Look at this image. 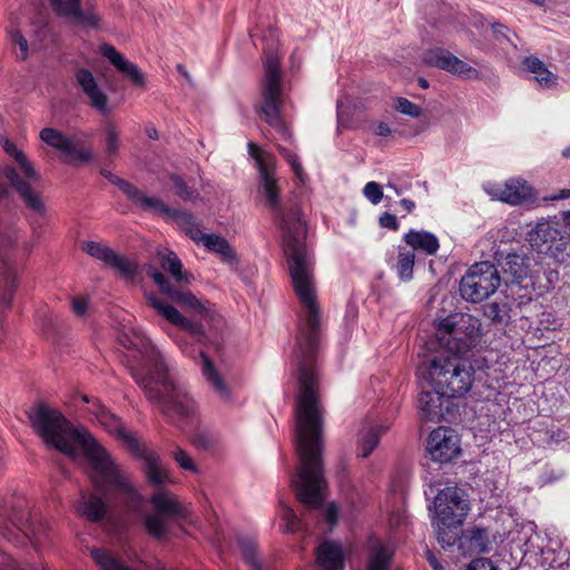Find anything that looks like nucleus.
I'll list each match as a JSON object with an SVG mask.
<instances>
[{
    "label": "nucleus",
    "instance_id": "f257e3e1",
    "mask_svg": "<svg viewBox=\"0 0 570 570\" xmlns=\"http://www.w3.org/2000/svg\"><path fill=\"white\" fill-rule=\"evenodd\" d=\"M247 149L259 173L258 194L283 230L284 254L295 294L303 308L294 352L299 387L295 416H322L316 366L321 326L320 305L314 283V261L305 243L306 225L298 210H287L282 204L275 177V157L252 141L247 144Z\"/></svg>",
    "mask_w": 570,
    "mask_h": 570
},
{
    "label": "nucleus",
    "instance_id": "3c124183",
    "mask_svg": "<svg viewBox=\"0 0 570 570\" xmlns=\"http://www.w3.org/2000/svg\"><path fill=\"white\" fill-rule=\"evenodd\" d=\"M174 460L178 463V465L187 471L196 472L197 466L194 463L193 459L181 449H177L173 452Z\"/></svg>",
    "mask_w": 570,
    "mask_h": 570
},
{
    "label": "nucleus",
    "instance_id": "2eb2a0df",
    "mask_svg": "<svg viewBox=\"0 0 570 570\" xmlns=\"http://www.w3.org/2000/svg\"><path fill=\"white\" fill-rule=\"evenodd\" d=\"M82 401L90 404L88 412L106 431L122 442L128 450L137 449L138 439L127 431L121 420L102 405L99 400H90L88 396L82 395Z\"/></svg>",
    "mask_w": 570,
    "mask_h": 570
},
{
    "label": "nucleus",
    "instance_id": "c756f323",
    "mask_svg": "<svg viewBox=\"0 0 570 570\" xmlns=\"http://www.w3.org/2000/svg\"><path fill=\"white\" fill-rule=\"evenodd\" d=\"M100 174L107 178L111 184L116 185L131 202L142 208L144 205L154 206L159 205L150 196H146L140 189L130 184L129 181L117 177L107 169H101Z\"/></svg>",
    "mask_w": 570,
    "mask_h": 570
},
{
    "label": "nucleus",
    "instance_id": "4d7b16f0",
    "mask_svg": "<svg viewBox=\"0 0 570 570\" xmlns=\"http://www.w3.org/2000/svg\"><path fill=\"white\" fill-rule=\"evenodd\" d=\"M380 225L385 228H390L396 230L399 228V223L396 216L390 213H384L380 217Z\"/></svg>",
    "mask_w": 570,
    "mask_h": 570
},
{
    "label": "nucleus",
    "instance_id": "6e6552de",
    "mask_svg": "<svg viewBox=\"0 0 570 570\" xmlns=\"http://www.w3.org/2000/svg\"><path fill=\"white\" fill-rule=\"evenodd\" d=\"M436 335L440 343L449 352L448 355H485V352L475 350L481 343L482 330L480 320L471 314H450L439 322Z\"/></svg>",
    "mask_w": 570,
    "mask_h": 570
},
{
    "label": "nucleus",
    "instance_id": "9d476101",
    "mask_svg": "<svg viewBox=\"0 0 570 570\" xmlns=\"http://www.w3.org/2000/svg\"><path fill=\"white\" fill-rule=\"evenodd\" d=\"M265 78L263 82V104L261 111L265 120L276 130L279 138L289 141L292 131L281 119L279 101L282 94V79L279 58L275 52H266L264 62Z\"/></svg>",
    "mask_w": 570,
    "mask_h": 570
},
{
    "label": "nucleus",
    "instance_id": "39448f33",
    "mask_svg": "<svg viewBox=\"0 0 570 570\" xmlns=\"http://www.w3.org/2000/svg\"><path fill=\"white\" fill-rule=\"evenodd\" d=\"M491 367L487 355L472 354L438 355L417 368L432 389L445 394L446 399H459L468 394L481 373Z\"/></svg>",
    "mask_w": 570,
    "mask_h": 570
},
{
    "label": "nucleus",
    "instance_id": "4be33fe9",
    "mask_svg": "<svg viewBox=\"0 0 570 570\" xmlns=\"http://www.w3.org/2000/svg\"><path fill=\"white\" fill-rule=\"evenodd\" d=\"M77 83L89 99V105L100 114H107L108 97L98 85L92 72L86 68H80L76 72Z\"/></svg>",
    "mask_w": 570,
    "mask_h": 570
},
{
    "label": "nucleus",
    "instance_id": "ddd939ff",
    "mask_svg": "<svg viewBox=\"0 0 570 570\" xmlns=\"http://www.w3.org/2000/svg\"><path fill=\"white\" fill-rule=\"evenodd\" d=\"M53 13L82 29L98 30L101 18L94 4L82 8V0H48Z\"/></svg>",
    "mask_w": 570,
    "mask_h": 570
},
{
    "label": "nucleus",
    "instance_id": "58836bf2",
    "mask_svg": "<svg viewBox=\"0 0 570 570\" xmlns=\"http://www.w3.org/2000/svg\"><path fill=\"white\" fill-rule=\"evenodd\" d=\"M159 263L164 271H167L177 282L187 281L186 275L183 273V264L178 256L173 252L165 254L159 253Z\"/></svg>",
    "mask_w": 570,
    "mask_h": 570
},
{
    "label": "nucleus",
    "instance_id": "412c9836",
    "mask_svg": "<svg viewBox=\"0 0 570 570\" xmlns=\"http://www.w3.org/2000/svg\"><path fill=\"white\" fill-rule=\"evenodd\" d=\"M455 544L463 556L481 554L491 550L489 531L481 527L468 528L464 531L459 529Z\"/></svg>",
    "mask_w": 570,
    "mask_h": 570
},
{
    "label": "nucleus",
    "instance_id": "a18cd8bd",
    "mask_svg": "<svg viewBox=\"0 0 570 570\" xmlns=\"http://www.w3.org/2000/svg\"><path fill=\"white\" fill-rule=\"evenodd\" d=\"M393 108L397 112L413 118H419L422 115V108L419 105L403 97H397L394 99Z\"/></svg>",
    "mask_w": 570,
    "mask_h": 570
},
{
    "label": "nucleus",
    "instance_id": "7ed1b4c3",
    "mask_svg": "<svg viewBox=\"0 0 570 570\" xmlns=\"http://www.w3.org/2000/svg\"><path fill=\"white\" fill-rule=\"evenodd\" d=\"M160 292L173 303L184 306L198 315L200 321L185 317L176 307L166 303L156 295L147 297L148 304L167 322L186 331L195 341L206 344L218 343V331L223 326L222 317L209 309L191 292L175 287L170 281L157 268L150 266L147 271Z\"/></svg>",
    "mask_w": 570,
    "mask_h": 570
},
{
    "label": "nucleus",
    "instance_id": "5701e85b",
    "mask_svg": "<svg viewBox=\"0 0 570 570\" xmlns=\"http://www.w3.org/2000/svg\"><path fill=\"white\" fill-rule=\"evenodd\" d=\"M100 53L109 60V62L135 86L145 87L146 78L140 68L127 60L116 48L109 43L100 46Z\"/></svg>",
    "mask_w": 570,
    "mask_h": 570
},
{
    "label": "nucleus",
    "instance_id": "6ab92c4d",
    "mask_svg": "<svg viewBox=\"0 0 570 570\" xmlns=\"http://www.w3.org/2000/svg\"><path fill=\"white\" fill-rule=\"evenodd\" d=\"M530 257L524 254H507L500 263L504 282L524 289L533 286L534 282L530 269Z\"/></svg>",
    "mask_w": 570,
    "mask_h": 570
},
{
    "label": "nucleus",
    "instance_id": "dca6fc26",
    "mask_svg": "<svg viewBox=\"0 0 570 570\" xmlns=\"http://www.w3.org/2000/svg\"><path fill=\"white\" fill-rule=\"evenodd\" d=\"M118 342L127 350L137 351L145 361V365L141 368H132L134 372H140L148 374L150 371H155L158 362H165L160 352L151 344V342L141 333L134 328L122 331L118 334Z\"/></svg>",
    "mask_w": 570,
    "mask_h": 570
},
{
    "label": "nucleus",
    "instance_id": "a878e982",
    "mask_svg": "<svg viewBox=\"0 0 570 570\" xmlns=\"http://www.w3.org/2000/svg\"><path fill=\"white\" fill-rule=\"evenodd\" d=\"M316 563L322 570H344L345 553L340 543L323 541L316 549Z\"/></svg>",
    "mask_w": 570,
    "mask_h": 570
},
{
    "label": "nucleus",
    "instance_id": "9b49d317",
    "mask_svg": "<svg viewBox=\"0 0 570 570\" xmlns=\"http://www.w3.org/2000/svg\"><path fill=\"white\" fill-rule=\"evenodd\" d=\"M501 276L494 264L483 261L469 267L460 281L461 297L471 303H480L497 292Z\"/></svg>",
    "mask_w": 570,
    "mask_h": 570
},
{
    "label": "nucleus",
    "instance_id": "79ce46f5",
    "mask_svg": "<svg viewBox=\"0 0 570 570\" xmlns=\"http://www.w3.org/2000/svg\"><path fill=\"white\" fill-rule=\"evenodd\" d=\"M105 145L108 157H114L120 148V131L117 126L110 121L105 125Z\"/></svg>",
    "mask_w": 570,
    "mask_h": 570
},
{
    "label": "nucleus",
    "instance_id": "680f3d73",
    "mask_svg": "<svg viewBox=\"0 0 570 570\" xmlns=\"http://www.w3.org/2000/svg\"><path fill=\"white\" fill-rule=\"evenodd\" d=\"M426 559L430 566L433 568V570H444L443 566L439 562L436 557L430 550L426 551Z\"/></svg>",
    "mask_w": 570,
    "mask_h": 570
},
{
    "label": "nucleus",
    "instance_id": "393cba45",
    "mask_svg": "<svg viewBox=\"0 0 570 570\" xmlns=\"http://www.w3.org/2000/svg\"><path fill=\"white\" fill-rule=\"evenodd\" d=\"M197 365L200 367L203 376L217 394V396L224 402H230L232 395L230 390L222 375L216 371L212 360L205 354L204 351L198 352Z\"/></svg>",
    "mask_w": 570,
    "mask_h": 570
},
{
    "label": "nucleus",
    "instance_id": "5fc2aeb1",
    "mask_svg": "<svg viewBox=\"0 0 570 570\" xmlns=\"http://www.w3.org/2000/svg\"><path fill=\"white\" fill-rule=\"evenodd\" d=\"M193 444L199 449H208L213 445V440L207 433L198 432L193 436Z\"/></svg>",
    "mask_w": 570,
    "mask_h": 570
},
{
    "label": "nucleus",
    "instance_id": "f704fd0d",
    "mask_svg": "<svg viewBox=\"0 0 570 570\" xmlns=\"http://www.w3.org/2000/svg\"><path fill=\"white\" fill-rule=\"evenodd\" d=\"M527 71L534 75V79L543 88H551L557 83V76L547 69L543 61L537 57H527L522 61Z\"/></svg>",
    "mask_w": 570,
    "mask_h": 570
},
{
    "label": "nucleus",
    "instance_id": "7c9ffc66",
    "mask_svg": "<svg viewBox=\"0 0 570 570\" xmlns=\"http://www.w3.org/2000/svg\"><path fill=\"white\" fill-rule=\"evenodd\" d=\"M403 239L413 252L421 250L429 256L436 254L440 248L438 237L426 230L411 229L404 235Z\"/></svg>",
    "mask_w": 570,
    "mask_h": 570
},
{
    "label": "nucleus",
    "instance_id": "6e6d98bb",
    "mask_svg": "<svg viewBox=\"0 0 570 570\" xmlns=\"http://www.w3.org/2000/svg\"><path fill=\"white\" fill-rule=\"evenodd\" d=\"M371 130L374 135L380 137H387L392 134L390 126L384 121L373 122L371 125Z\"/></svg>",
    "mask_w": 570,
    "mask_h": 570
},
{
    "label": "nucleus",
    "instance_id": "2f4dec72",
    "mask_svg": "<svg viewBox=\"0 0 570 570\" xmlns=\"http://www.w3.org/2000/svg\"><path fill=\"white\" fill-rule=\"evenodd\" d=\"M77 512L91 522L100 521L106 515L105 501L94 494L81 492L76 504Z\"/></svg>",
    "mask_w": 570,
    "mask_h": 570
},
{
    "label": "nucleus",
    "instance_id": "e2e57ef3",
    "mask_svg": "<svg viewBox=\"0 0 570 570\" xmlns=\"http://www.w3.org/2000/svg\"><path fill=\"white\" fill-rule=\"evenodd\" d=\"M386 186H387V188L393 189L396 195H401L410 188L409 185H400L399 186L395 183H393L392 180H390Z\"/></svg>",
    "mask_w": 570,
    "mask_h": 570
},
{
    "label": "nucleus",
    "instance_id": "338daca9",
    "mask_svg": "<svg viewBox=\"0 0 570 570\" xmlns=\"http://www.w3.org/2000/svg\"><path fill=\"white\" fill-rule=\"evenodd\" d=\"M401 206H402L406 212L411 213V212L414 209L415 204H414V202H413V200H411V199L403 198V199L401 200Z\"/></svg>",
    "mask_w": 570,
    "mask_h": 570
},
{
    "label": "nucleus",
    "instance_id": "20e7f679",
    "mask_svg": "<svg viewBox=\"0 0 570 570\" xmlns=\"http://www.w3.org/2000/svg\"><path fill=\"white\" fill-rule=\"evenodd\" d=\"M134 380L145 396L175 423L194 422L198 417V404L185 384L169 372L166 362H158L148 374L134 372Z\"/></svg>",
    "mask_w": 570,
    "mask_h": 570
},
{
    "label": "nucleus",
    "instance_id": "09e8293b",
    "mask_svg": "<svg viewBox=\"0 0 570 570\" xmlns=\"http://www.w3.org/2000/svg\"><path fill=\"white\" fill-rule=\"evenodd\" d=\"M492 32L495 37V40L499 43H509L514 50H518L517 43L513 41L512 37L510 36V29L500 23V22H493L491 23Z\"/></svg>",
    "mask_w": 570,
    "mask_h": 570
},
{
    "label": "nucleus",
    "instance_id": "f3484780",
    "mask_svg": "<svg viewBox=\"0 0 570 570\" xmlns=\"http://www.w3.org/2000/svg\"><path fill=\"white\" fill-rule=\"evenodd\" d=\"M428 451L433 461L449 463L461 454L460 436L451 428L439 426L429 435Z\"/></svg>",
    "mask_w": 570,
    "mask_h": 570
},
{
    "label": "nucleus",
    "instance_id": "bf43d9fd",
    "mask_svg": "<svg viewBox=\"0 0 570 570\" xmlns=\"http://www.w3.org/2000/svg\"><path fill=\"white\" fill-rule=\"evenodd\" d=\"M337 517H338L337 507L335 505V503H330L326 507L325 520L327 521L328 524L334 525L337 522Z\"/></svg>",
    "mask_w": 570,
    "mask_h": 570
},
{
    "label": "nucleus",
    "instance_id": "f03ea898",
    "mask_svg": "<svg viewBox=\"0 0 570 570\" xmlns=\"http://www.w3.org/2000/svg\"><path fill=\"white\" fill-rule=\"evenodd\" d=\"M28 419L38 436L61 453L76 458L81 451L88 462V473L94 487L107 495L117 493L126 507L141 513L142 497L129 483L124 471L109 453L83 428H76L57 409L39 402L28 411Z\"/></svg>",
    "mask_w": 570,
    "mask_h": 570
},
{
    "label": "nucleus",
    "instance_id": "de8ad7c7",
    "mask_svg": "<svg viewBox=\"0 0 570 570\" xmlns=\"http://www.w3.org/2000/svg\"><path fill=\"white\" fill-rule=\"evenodd\" d=\"M278 153L285 158V160L289 164L292 170L294 171L295 176L303 181L305 177L304 169L299 163L298 156L291 149L277 145Z\"/></svg>",
    "mask_w": 570,
    "mask_h": 570
},
{
    "label": "nucleus",
    "instance_id": "c9c22d12",
    "mask_svg": "<svg viewBox=\"0 0 570 570\" xmlns=\"http://www.w3.org/2000/svg\"><path fill=\"white\" fill-rule=\"evenodd\" d=\"M415 253L406 247H399L396 262L393 267L402 282H410L413 278Z\"/></svg>",
    "mask_w": 570,
    "mask_h": 570
},
{
    "label": "nucleus",
    "instance_id": "b1692460",
    "mask_svg": "<svg viewBox=\"0 0 570 570\" xmlns=\"http://www.w3.org/2000/svg\"><path fill=\"white\" fill-rule=\"evenodd\" d=\"M151 199L159 203V205H154V206L144 205L141 209L150 210V212H154L161 216L171 218L173 220H175L178 225H180L185 229L186 234L193 240H194V236H195V234H194L195 230L202 232L198 223L196 222V219L191 213L170 208L168 205H166L161 199H159L157 197H151Z\"/></svg>",
    "mask_w": 570,
    "mask_h": 570
},
{
    "label": "nucleus",
    "instance_id": "37998d69",
    "mask_svg": "<svg viewBox=\"0 0 570 570\" xmlns=\"http://www.w3.org/2000/svg\"><path fill=\"white\" fill-rule=\"evenodd\" d=\"M282 504V512H281V519L282 524L281 529L284 533H295L301 530L302 528V521L298 519L294 510L281 502Z\"/></svg>",
    "mask_w": 570,
    "mask_h": 570
},
{
    "label": "nucleus",
    "instance_id": "69168bd1",
    "mask_svg": "<svg viewBox=\"0 0 570 570\" xmlns=\"http://www.w3.org/2000/svg\"><path fill=\"white\" fill-rule=\"evenodd\" d=\"M551 439L556 440L557 442L564 441L567 439V434L564 431L558 429L557 431L552 432Z\"/></svg>",
    "mask_w": 570,
    "mask_h": 570
},
{
    "label": "nucleus",
    "instance_id": "bb28decb",
    "mask_svg": "<svg viewBox=\"0 0 570 570\" xmlns=\"http://www.w3.org/2000/svg\"><path fill=\"white\" fill-rule=\"evenodd\" d=\"M501 199L510 205H522L537 199L534 189L524 180L511 179L501 191Z\"/></svg>",
    "mask_w": 570,
    "mask_h": 570
},
{
    "label": "nucleus",
    "instance_id": "4c0bfd02",
    "mask_svg": "<svg viewBox=\"0 0 570 570\" xmlns=\"http://www.w3.org/2000/svg\"><path fill=\"white\" fill-rule=\"evenodd\" d=\"M238 546L242 550L244 561L250 568V570H267L264 568L257 556V547L254 540L248 538H239Z\"/></svg>",
    "mask_w": 570,
    "mask_h": 570
},
{
    "label": "nucleus",
    "instance_id": "a19ab883",
    "mask_svg": "<svg viewBox=\"0 0 570 570\" xmlns=\"http://www.w3.org/2000/svg\"><path fill=\"white\" fill-rule=\"evenodd\" d=\"M484 316L492 323H507L510 318V306L505 302H492L484 306Z\"/></svg>",
    "mask_w": 570,
    "mask_h": 570
},
{
    "label": "nucleus",
    "instance_id": "8fccbe9b",
    "mask_svg": "<svg viewBox=\"0 0 570 570\" xmlns=\"http://www.w3.org/2000/svg\"><path fill=\"white\" fill-rule=\"evenodd\" d=\"M8 33H9V37H10L12 43H14L19 47L20 52H19L18 57L21 60H26L29 56V46H28L27 39L18 29H10L8 31Z\"/></svg>",
    "mask_w": 570,
    "mask_h": 570
},
{
    "label": "nucleus",
    "instance_id": "0e129e2a",
    "mask_svg": "<svg viewBox=\"0 0 570 570\" xmlns=\"http://www.w3.org/2000/svg\"><path fill=\"white\" fill-rule=\"evenodd\" d=\"M546 276L549 284H553L559 279V273L556 269H549Z\"/></svg>",
    "mask_w": 570,
    "mask_h": 570
},
{
    "label": "nucleus",
    "instance_id": "c85d7f7f",
    "mask_svg": "<svg viewBox=\"0 0 570 570\" xmlns=\"http://www.w3.org/2000/svg\"><path fill=\"white\" fill-rule=\"evenodd\" d=\"M194 234V242L197 245H203L209 252L220 255L225 261L232 262L235 259V252L224 237L196 230Z\"/></svg>",
    "mask_w": 570,
    "mask_h": 570
},
{
    "label": "nucleus",
    "instance_id": "72a5a7b5",
    "mask_svg": "<svg viewBox=\"0 0 570 570\" xmlns=\"http://www.w3.org/2000/svg\"><path fill=\"white\" fill-rule=\"evenodd\" d=\"M387 429L386 425L374 424L362 431L358 440L360 455L362 458H367L372 454Z\"/></svg>",
    "mask_w": 570,
    "mask_h": 570
},
{
    "label": "nucleus",
    "instance_id": "864d4df0",
    "mask_svg": "<svg viewBox=\"0 0 570 570\" xmlns=\"http://www.w3.org/2000/svg\"><path fill=\"white\" fill-rule=\"evenodd\" d=\"M466 570H499L488 558H476L471 561Z\"/></svg>",
    "mask_w": 570,
    "mask_h": 570
},
{
    "label": "nucleus",
    "instance_id": "0eeeda50",
    "mask_svg": "<svg viewBox=\"0 0 570 570\" xmlns=\"http://www.w3.org/2000/svg\"><path fill=\"white\" fill-rule=\"evenodd\" d=\"M470 502L466 493L455 487H446L439 491L434 499V519L438 542L443 548L455 546L458 530L461 529L468 513Z\"/></svg>",
    "mask_w": 570,
    "mask_h": 570
},
{
    "label": "nucleus",
    "instance_id": "49530a36",
    "mask_svg": "<svg viewBox=\"0 0 570 570\" xmlns=\"http://www.w3.org/2000/svg\"><path fill=\"white\" fill-rule=\"evenodd\" d=\"M170 180L176 189V194L184 200H196L199 194L178 175H171Z\"/></svg>",
    "mask_w": 570,
    "mask_h": 570
},
{
    "label": "nucleus",
    "instance_id": "e433bc0d",
    "mask_svg": "<svg viewBox=\"0 0 570 570\" xmlns=\"http://www.w3.org/2000/svg\"><path fill=\"white\" fill-rule=\"evenodd\" d=\"M107 266L115 269L125 279H132L138 273V264L135 261L116 252Z\"/></svg>",
    "mask_w": 570,
    "mask_h": 570
},
{
    "label": "nucleus",
    "instance_id": "052dcab7",
    "mask_svg": "<svg viewBox=\"0 0 570 570\" xmlns=\"http://www.w3.org/2000/svg\"><path fill=\"white\" fill-rule=\"evenodd\" d=\"M29 226L32 234L39 238L43 229V223L39 218H31L29 220Z\"/></svg>",
    "mask_w": 570,
    "mask_h": 570
},
{
    "label": "nucleus",
    "instance_id": "603ef678",
    "mask_svg": "<svg viewBox=\"0 0 570 570\" xmlns=\"http://www.w3.org/2000/svg\"><path fill=\"white\" fill-rule=\"evenodd\" d=\"M364 196L374 205L379 204L383 198L382 187L375 183L370 181L364 186Z\"/></svg>",
    "mask_w": 570,
    "mask_h": 570
},
{
    "label": "nucleus",
    "instance_id": "ea45409f",
    "mask_svg": "<svg viewBox=\"0 0 570 570\" xmlns=\"http://www.w3.org/2000/svg\"><path fill=\"white\" fill-rule=\"evenodd\" d=\"M91 557L101 570H131L129 567L120 563L105 549H92Z\"/></svg>",
    "mask_w": 570,
    "mask_h": 570
},
{
    "label": "nucleus",
    "instance_id": "1a4fd4ad",
    "mask_svg": "<svg viewBox=\"0 0 570 570\" xmlns=\"http://www.w3.org/2000/svg\"><path fill=\"white\" fill-rule=\"evenodd\" d=\"M2 148L17 161L22 173H18L12 167H7L4 169L7 180L17 191L19 198L28 209L39 217H45L47 214V205L41 194L33 187V185L40 183V174L33 168L27 156L18 149L12 141L4 139L2 141Z\"/></svg>",
    "mask_w": 570,
    "mask_h": 570
},
{
    "label": "nucleus",
    "instance_id": "cd10ccee",
    "mask_svg": "<svg viewBox=\"0 0 570 570\" xmlns=\"http://www.w3.org/2000/svg\"><path fill=\"white\" fill-rule=\"evenodd\" d=\"M445 394L439 393L436 389L422 391L419 395V407L423 415L430 421H440L444 417L443 401Z\"/></svg>",
    "mask_w": 570,
    "mask_h": 570
},
{
    "label": "nucleus",
    "instance_id": "774afa93",
    "mask_svg": "<svg viewBox=\"0 0 570 570\" xmlns=\"http://www.w3.org/2000/svg\"><path fill=\"white\" fill-rule=\"evenodd\" d=\"M570 197V189H562L553 199H566Z\"/></svg>",
    "mask_w": 570,
    "mask_h": 570
},
{
    "label": "nucleus",
    "instance_id": "a211bd4d",
    "mask_svg": "<svg viewBox=\"0 0 570 570\" xmlns=\"http://www.w3.org/2000/svg\"><path fill=\"white\" fill-rule=\"evenodd\" d=\"M422 60L425 65L445 70L465 79H479L480 71L442 48L426 50Z\"/></svg>",
    "mask_w": 570,
    "mask_h": 570
},
{
    "label": "nucleus",
    "instance_id": "423d86ee",
    "mask_svg": "<svg viewBox=\"0 0 570 570\" xmlns=\"http://www.w3.org/2000/svg\"><path fill=\"white\" fill-rule=\"evenodd\" d=\"M131 452L144 461V471L150 484L161 488L171 482L167 468L154 451L139 442L137 449H132ZM149 503L153 507V512L144 514V524L147 532L156 539H161L167 534L169 520L186 518V509L171 493L163 489L157 490L150 497Z\"/></svg>",
    "mask_w": 570,
    "mask_h": 570
},
{
    "label": "nucleus",
    "instance_id": "13d9d810",
    "mask_svg": "<svg viewBox=\"0 0 570 570\" xmlns=\"http://www.w3.org/2000/svg\"><path fill=\"white\" fill-rule=\"evenodd\" d=\"M88 307V301L83 297H76L72 299V311L76 315L82 316Z\"/></svg>",
    "mask_w": 570,
    "mask_h": 570
},
{
    "label": "nucleus",
    "instance_id": "4468645a",
    "mask_svg": "<svg viewBox=\"0 0 570 570\" xmlns=\"http://www.w3.org/2000/svg\"><path fill=\"white\" fill-rule=\"evenodd\" d=\"M40 139L50 147L60 150L66 161L87 164L92 159V151L82 146L77 137H67L55 128H43L40 131Z\"/></svg>",
    "mask_w": 570,
    "mask_h": 570
},
{
    "label": "nucleus",
    "instance_id": "473e14b6",
    "mask_svg": "<svg viewBox=\"0 0 570 570\" xmlns=\"http://www.w3.org/2000/svg\"><path fill=\"white\" fill-rule=\"evenodd\" d=\"M392 550L379 539H371L368 543L367 570H389Z\"/></svg>",
    "mask_w": 570,
    "mask_h": 570
},
{
    "label": "nucleus",
    "instance_id": "aec40b11",
    "mask_svg": "<svg viewBox=\"0 0 570 570\" xmlns=\"http://www.w3.org/2000/svg\"><path fill=\"white\" fill-rule=\"evenodd\" d=\"M14 239L9 235L0 237V302L10 306L13 293L17 288V267L3 253L8 247L13 246Z\"/></svg>",
    "mask_w": 570,
    "mask_h": 570
},
{
    "label": "nucleus",
    "instance_id": "f8f14e48",
    "mask_svg": "<svg viewBox=\"0 0 570 570\" xmlns=\"http://www.w3.org/2000/svg\"><path fill=\"white\" fill-rule=\"evenodd\" d=\"M529 245L538 253L558 258L570 242V236L557 220L541 219L527 232Z\"/></svg>",
    "mask_w": 570,
    "mask_h": 570
},
{
    "label": "nucleus",
    "instance_id": "c03bdc74",
    "mask_svg": "<svg viewBox=\"0 0 570 570\" xmlns=\"http://www.w3.org/2000/svg\"><path fill=\"white\" fill-rule=\"evenodd\" d=\"M82 249L90 255L91 257L101 261L106 265H108L109 261L111 259L115 250H112L110 247L96 242H85L82 244Z\"/></svg>",
    "mask_w": 570,
    "mask_h": 570
}]
</instances>
